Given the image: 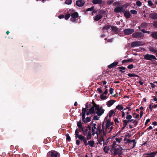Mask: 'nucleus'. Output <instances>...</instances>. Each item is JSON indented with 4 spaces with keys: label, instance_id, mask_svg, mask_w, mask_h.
Returning a JSON list of instances; mask_svg holds the SVG:
<instances>
[{
    "label": "nucleus",
    "instance_id": "nucleus-31",
    "mask_svg": "<svg viewBox=\"0 0 157 157\" xmlns=\"http://www.w3.org/2000/svg\"><path fill=\"white\" fill-rule=\"evenodd\" d=\"M103 150L104 152L106 153H108L109 151V147H108L105 146L103 148Z\"/></svg>",
    "mask_w": 157,
    "mask_h": 157
},
{
    "label": "nucleus",
    "instance_id": "nucleus-8",
    "mask_svg": "<svg viewBox=\"0 0 157 157\" xmlns=\"http://www.w3.org/2000/svg\"><path fill=\"white\" fill-rule=\"evenodd\" d=\"M78 16V14L77 12H75L72 13L71 15V17L70 18V20L72 22H75L76 19Z\"/></svg>",
    "mask_w": 157,
    "mask_h": 157
},
{
    "label": "nucleus",
    "instance_id": "nucleus-60",
    "mask_svg": "<svg viewBox=\"0 0 157 157\" xmlns=\"http://www.w3.org/2000/svg\"><path fill=\"white\" fill-rule=\"evenodd\" d=\"M113 0H110L108 1L107 2V3L108 4H111L113 2Z\"/></svg>",
    "mask_w": 157,
    "mask_h": 157
},
{
    "label": "nucleus",
    "instance_id": "nucleus-10",
    "mask_svg": "<svg viewBox=\"0 0 157 157\" xmlns=\"http://www.w3.org/2000/svg\"><path fill=\"white\" fill-rule=\"evenodd\" d=\"M124 140L125 141V144H127L128 143H131L132 142L133 144L132 148H133L135 146L136 142L135 140H131L129 139H126V138H125L124 139Z\"/></svg>",
    "mask_w": 157,
    "mask_h": 157
},
{
    "label": "nucleus",
    "instance_id": "nucleus-15",
    "mask_svg": "<svg viewBox=\"0 0 157 157\" xmlns=\"http://www.w3.org/2000/svg\"><path fill=\"white\" fill-rule=\"evenodd\" d=\"M144 36L143 35L140 33L136 32L133 33L132 35L133 38L140 37Z\"/></svg>",
    "mask_w": 157,
    "mask_h": 157
},
{
    "label": "nucleus",
    "instance_id": "nucleus-42",
    "mask_svg": "<svg viewBox=\"0 0 157 157\" xmlns=\"http://www.w3.org/2000/svg\"><path fill=\"white\" fill-rule=\"evenodd\" d=\"M70 14L69 13H68L66 14L65 17L64 18L66 20H67L68 19V18L70 17Z\"/></svg>",
    "mask_w": 157,
    "mask_h": 157
},
{
    "label": "nucleus",
    "instance_id": "nucleus-59",
    "mask_svg": "<svg viewBox=\"0 0 157 157\" xmlns=\"http://www.w3.org/2000/svg\"><path fill=\"white\" fill-rule=\"evenodd\" d=\"M97 90L100 93H101L102 92L101 89L100 88H98Z\"/></svg>",
    "mask_w": 157,
    "mask_h": 157
},
{
    "label": "nucleus",
    "instance_id": "nucleus-44",
    "mask_svg": "<svg viewBox=\"0 0 157 157\" xmlns=\"http://www.w3.org/2000/svg\"><path fill=\"white\" fill-rule=\"evenodd\" d=\"M152 24L153 25L157 28V20L154 21Z\"/></svg>",
    "mask_w": 157,
    "mask_h": 157
},
{
    "label": "nucleus",
    "instance_id": "nucleus-18",
    "mask_svg": "<svg viewBox=\"0 0 157 157\" xmlns=\"http://www.w3.org/2000/svg\"><path fill=\"white\" fill-rule=\"evenodd\" d=\"M115 102V101L114 100H110L106 103V105L108 107H110L112 106Z\"/></svg>",
    "mask_w": 157,
    "mask_h": 157
},
{
    "label": "nucleus",
    "instance_id": "nucleus-36",
    "mask_svg": "<svg viewBox=\"0 0 157 157\" xmlns=\"http://www.w3.org/2000/svg\"><path fill=\"white\" fill-rule=\"evenodd\" d=\"M115 140L116 142H117L118 143H120L122 141V138L116 137L115 138Z\"/></svg>",
    "mask_w": 157,
    "mask_h": 157
},
{
    "label": "nucleus",
    "instance_id": "nucleus-51",
    "mask_svg": "<svg viewBox=\"0 0 157 157\" xmlns=\"http://www.w3.org/2000/svg\"><path fill=\"white\" fill-rule=\"evenodd\" d=\"M141 31L144 33H147L148 34H149L150 33V32L149 31H146L144 29H142Z\"/></svg>",
    "mask_w": 157,
    "mask_h": 157
},
{
    "label": "nucleus",
    "instance_id": "nucleus-25",
    "mask_svg": "<svg viewBox=\"0 0 157 157\" xmlns=\"http://www.w3.org/2000/svg\"><path fill=\"white\" fill-rule=\"evenodd\" d=\"M123 127L122 128V130H123L128 124V123L127 122L126 120H123Z\"/></svg>",
    "mask_w": 157,
    "mask_h": 157
},
{
    "label": "nucleus",
    "instance_id": "nucleus-50",
    "mask_svg": "<svg viewBox=\"0 0 157 157\" xmlns=\"http://www.w3.org/2000/svg\"><path fill=\"white\" fill-rule=\"evenodd\" d=\"M128 68L129 69H131L133 68V65L132 64H130L128 66Z\"/></svg>",
    "mask_w": 157,
    "mask_h": 157
},
{
    "label": "nucleus",
    "instance_id": "nucleus-58",
    "mask_svg": "<svg viewBox=\"0 0 157 157\" xmlns=\"http://www.w3.org/2000/svg\"><path fill=\"white\" fill-rule=\"evenodd\" d=\"M82 120L84 122L85 121V115H82Z\"/></svg>",
    "mask_w": 157,
    "mask_h": 157
},
{
    "label": "nucleus",
    "instance_id": "nucleus-13",
    "mask_svg": "<svg viewBox=\"0 0 157 157\" xmlns=\"http://www.w3.org/2000/svg\"><path fill=\"white\" fill-rule=\"evenodd\" d=\"M143 45L142 43L140 41H135L132 42L131 45L132 47H135Z\"/></svg>",
    "mask_w": 157,
    "mask_h": 157
},
{
    "label": "nucleus",
    "instance_id": "nucleus-49",
    "mask_svg": "<svg viewBox=\"0 0 157 157\" xmlns=\"http://www.w3.org/2000/svg\"><path fill=\"white\" fill-rule=\"evenodd\" d=\"M94 6H92L90 8H88L87 10H86V11H92V10H93L94 9Z\"/></svg>",
    "mask_w": 157,
    "mask_h": 157
},
{
    "label": "nucleus",
    "instance_id": "nucleus-14",
    "mask_svg": "<svg viewBox=\"0 0 157 157\" xmlns=\"http://www.w3.org/2000/svg\"><path fill=\"white\" fill-rule=\"evenodd\" d=\"M85 3V2L83 0H79L76 2V5L79 7L83 6Z\"/></svg>",
    "mask_w": 157,
    "mask_h": 157
},
{
    "label": "nucleus",
    "instance_id": "nucleus-1",
    "mask_svg": "<svg viewBox=\"0 0 157 157\" xmlns=\"http://www.w3.org/2000/svg\"><path fill=\"white\" fill-rule=\"evenodd\" d=\"M113 122L109 119H108V116L106 117L102 124V130H101L100 126L97 128V133L98 136L100 133L102 132L103 135H105L106 134L110 132L113 128Z\"/></svg>",
    "mask_w": 157,
    "mask_h": 157
},
{
    "label": "nucleus",
    "instance_id": "nucleus-38",
    "mask_svg": "<svg viewBox=\"0 0 157 157\" xmlns=\"http://www.w3.org/2000/svg\"><path fill=\"white\" fill-rule=\"evenodd\" d=\"M113 31H114L115 32H117L118 31V29L115 26H112L111 27Z\"/></svg>",
    "mask_w": 157,
    "mask_h": 157
},
{
    "label": "nucleus",
    "instance_id": "nucleus-3",
    "mask_svg": "<svg viewBox=\"0 0 157 157\" xmlns=\"http://www.w3.org/2000/svg\"><path fill=\"white\" fill-rule=\"evenodd\" d=\"M82 131L84 135L86 136V140H88L91 139V134L90 128H86L84 129L82 128Z\"/></svg>",
    "mask_w": 157,
    "mask_h": 157
},
{
    "label": "nucleus",
    "instance_id": "nucleus-56",
    "mask_svg": "<svg viewBox=\"0 0 157 157\" xmlns=\"http://www.w3.org/2000/svg\"><path fill=\"white\" fill-rule=\"evenodd\" d=\"M133 123L134 125L135 126H136L138 124V122L137 121L135 120L133 121Z\"/></svg>",
    "mask_w": 157,
    "mask_h": 157
},
{
    "label": "nucleus",
    "instance_id": "nucleus-40",
    "mask_svg": "<svg viewBox=\"0 0 157 157\" xmlns=\"http://www.w3.org/2000/svg\"><path fill=\"white\" fill-rule=\"evenodd\" d=\"M136 5L138 6H140L142 5V3L139 1H137L136 2Z\"/></svg>",
    "mask_w": 157,
    "mask_h": 157
},
{
    "label": "nucleus",
    "instance_id": "nucleus-35",
    "mask_svg": "<svg viewBox=\"0 0 157 157\" xmlns=\"http://www.w3.org/2000/svg\"><path fill=\"white\" fill-rule=\"evenodd\" d=\"M147 24L146 23H143L141 25V26L142 28H145L147 27Z\"/></svg>",
    "mask_w": 157,
    "mask_h": 157
},
{
    "label": "nucleus",
    "instance_id": "nucleus-22",
    "mask_svg": "<svg viewBox=\"0 0 157 157\" xmlns=\"http://www.w3.org/2000/svg\"><path fill=\"white\" fill-rule=\"evenodd\" d=\"M92 2L94 4H101L102 2V1L101 0H93Z\"/></svg>",
    "mask_w": 157,
    "mask_h": 157
},
{
    "label": "nucleus",
    "instance_id": "nucleus-32",
    "mask_svg": "<svg viewBox=\"0 0 157 157\" xmlns=\"http://www.w3.org/2000/svg\"><path fill=\"white\" fill-rule=\"evenodd\" d=\"M128 75L130 77H139V76L137 75H135L133 74H128Z\"/></svg>",
    "mask_w": 157,
    "mask_h": 157
},
{
    "label": "nucleus",
    "instance_id": "nucleus-34",
    "mask_svg": "<svg viewBox=\"0 0 157 157\" xmlns=\"http://www.w3.org/2000/svg\"><path fill=\"white\" fill-rule=\"evenodd\" d=\"M110 26L109 25H106L104 27L102 28V30H108V29H110Z\"/></svg>",
    "mask_w": 157,
    "mask_h": 157
},
{
    "label": "nucleus",
    "instance_id": "nucleus-43",
    "mask_svg": "<svg viewBox=\"0 0 157 157\" xmlns=\"http://www.w3.org/2000/svg\"><path fill=\"white\" fill-rule=\"evenodd\" d=\"M132 117L131 115H128V114L126 115V118L127 120H129L130 119H131Z\"/></svg>",
    "mask_w": 157,
    "mask_h": 157
},
{
    "label": "nucleus",
    "instance_id": "nucleus-20",
    "mask_svg": "<svg viewBox=\"0 0 157 157\" xmlns=\"http://www.w3.org/2000/svg\"><path fill=\"white\" fill-rule=\"evenodd\" d=\"M102 17V16L101 14H98L94 17V20L98 21Z\"/></svg>",
    "mask_w": 157,
    "mask_h": 157
},
{
    "label": "nucleus",
    "instance_id": "nucleus-29",
    "mask_svg": "<svg viewBox=\"0 0 157 157\" xmlns=\"http://www.w3.org/2000/svg\"><path fill=\"white\" fill-rule=\"evenodd\" d=\"M75 137L76 139H77V138H78L79 139L82 140H83L85 138L84 137L81 135H78V136H76Z\"/></svg>",
    "mask_w": 157,
    "mask_h": 157
},
{
    "label": "nucleus",
    "instance_id": "nucleus-33",
    "mask_svg": "<svg viewBox=\"0 0 157 157\" xmlns=\"http://www.w3.org/2000/svg\"><path fill=\"white\" fill-rule=\"evenodd\" d=\"M105 94L102 93L100 96L102 100H105L107 98V97L106 95H105Z\"/></svg>",
    "mask_w": 157,
    "mask_h": 157
},
{
    "label": "nucleus",
    "instance_id": "nucleus-63",
    "mask_svg": "<svg viewBox=\"0 0 157 157\" xmlns=\"http://www.w3.org/2000/svg\"><path fill=\"white\" fill-rule=\"evenodd\" d=\"M58 17L60 19H62L64 17V15H61L59 16Z\"/></svg>",
    "mask_w": 157,
    "mask_h": 157
},
{
    "label": "nucleus",
    "instance_id": "nucleus-2",
    "mask_svg": "<svg viewBox=\"0 0 157 157\" xmlns=\"http://www.w3.org/2000/svg\"><path fill=\"white\" fill-rule=\"evenodd\" d=\"M95 114H96L99 117L101 116L104 113L105 110L99 105L95 104Z\"/></svg>",
    "mask_w": 157,
    "mask_h": 157
},
{
    "label": "nucleus",
    "instance_id": "nucleus-30",
    "mask_svg": "<svg viewBox=\"0 0 157 157\" xmlns=\"http://www.w3.org/2000/svg\"><path fill=\"white\" fill-rule=\"evenodd\" d=\"M96 128L95 125L94 126L92 127V135H94V134H95L96 133V132H96L95 131V130L96 129Z\"/></svg>",
    "mask_w": 157,
    "mask_h": 157
},
{
    "label": "nucleus",
    "instance_id": "nucleus-17",
    "mask_svg": "<svg viewBox=\"0 0 157 157\" xmlns=\"http://www.w3.org/2000/svg\"><path fill=\"white\" fill-rule=\"evenodd\" d=\"M157 153V151H155L151 152L149 154L146 153V154L147 155V156L144 157H154L156 153Z\"/></svg>",
    "mask_w": 157,
    "mask_h": 157
},
{
    "label": "nucleus",
    "instance_id": "nucleus-41",
    "mask_svg": "<svg viewBox=\"0 0 157 157\" xmlns=\"http://www.w3.org/2000/svg\"><path fill=\"white\" fill-rule=\"evenodd\" d=\"M86 112V109L85 108H83L82 109V115H85Z\"/></svg>",
    "mask_w": 157,
    "mask_h": 157
},
{
    "label": "nucleus",
    "instance_id": "nucleus-64",
    "mask_svg": "<svg viewBox=\"0 0 157 157\" xmlns=\"http://www.w3.org/2000/svg\"><path fill=\"white\" fill-rule=\"evenodd\" d=\"M149 108L151 110V111L152 110V108H153L152 105L150 104L149 106Z\"/></svg>",
    "mask_w": 157,
    "mask_h": 157
},
{
    "label": "nucleus",
    "instance_id": "nucleus-6",
    "mask_svg": "<svg viewBox=\"0 0 157 157\" xmlns=\"http://www.w3.org/2000/svg\"><path fill=\"white\" fill-rule=\"evenodd\" d=\"M47 157H59L60 155L56 151L52 150L47 153Z\"/></svg>",
    "mask_w": 157,
    "mask_h": 157
},
{
    "label": "nucleus",
    "instance_id": "nucleus-46",
    "mask_svg": "<svg viewBox=\"0 0 157 157\" xmlns=\"http://www.w3.org/2000/svg\"><path fill=\"white\" fill-rule=\"evenodd\" d=\"M90 121V118L89 117H87L86 119V120L85 121V123H87Z\"/></svg>",
    "mask_w": 157,
    "mask_h": 157
},
{
    "label": "nucleus",
    "instance_id": "nucleus-24",
    "mask_svg": "<svg viewBox=\"0 0 157 157\" xmlns=\"http://www.w3.org/2000/svg\"><path fill=\"white\" fill-rule=\"evenodd\" d=\"M94 144V141L93 140H90L88 141V144L91 147H93Z\"/></svg>",
    "mask_w": 157,
    "mask_h": 157
},
{
    "label": "nucleus",
    "instance_id": "nucleus-47",
    "mask_svg": "<svg viewBox=\"0 0 157 157\" xmlns=\"http://www.w3.org/2000/svg\"><path fill=\"white\" fill-rule=\"evenodd\" d=\"M148 5L150 6H151L153 5L152 1L150 0H149L147 1Z\"/></svg>",
    "mask_w": 157,
    "mask_h": 157
},
{
    "label": "nucleus",
    "instance_id": "nucleus-12",
    "mask_svg": "<svg viewBox=\"0 0 157 157\" xmlns=\"http://www.w3.org/2000/svg\"><path fill=\"white\" fill-rule=\"evenodd\" d=\"M95 104L89 109L88 111L87 112L86 114L87 115H88L90 114L95 113Z\"/></svg>",
    "mask_w": 157,
    "mask_h": 157
},
{
    "label": "nucleus",
    "instance_id": "nucleus-52",
    "mask_svg": "<svg viewBox=\"0 0 157 157\" xmlns=\"http://www.w3.org/2000/svg\"><path fill=\"white\" fill-rule=\"evenodd\" d=\"M82 141L84 142V144L85 146H86L88 144L85 138Z\"/></svg>",
    "mask_w": 157,
    "mask_h": 157
},
{
    "label": "nucleus",
    "instance_id": "nucleus-16",
    "mask_svg": "<svg viewBox=\"0 0 157 157\" xmlns=\"http://www.w3.org/2000/svg\"><path fill=\"white\" fill-rule=\"evenodd\" d=\"M150 18L153 20L157 19V13H153L149 14Z\"/></svg>",
    "mask_w": 157,
    "mask_h": 157
},
{
    "label": "nucleus",
    "instance_id": "nucleus-26",
    "mask_svg": "<svg viewBox=\"0 0 157 157\" xmlns=\"http://www.w3.org/2000/svg\"><path fill=\"white\" fill-rule=\"evenodd\" d=\"M116 108L117 110H121L123 109L124 107L122 105H119L116 106Z\"/></svg>",
    "mask_w": 157,
    "mask_h": 157
},
{
    "label": "nucleus",
    "instance_id": "nucleus-28",
    "mask_svg": "<svg viewBox=\"0 0 157 157\" xmlns=\"http://www.w3.org/2000/svg\"><path fill=\"white\" fill-rule=\"evenodd\" d=\"M77 126L81 129H82L83 128L82 126L81 122L80 121H79L77 122Z\"/></svg>",
    "mask_w": 157,
    "mask_h": 157
},
{
    "label": "nucleus",
    "instance_id": "nucleus-23",
    "mask_svg": "<svg viewBox=\"0 0 157 157\" xmlns=\"http://www.w3.org/2000/svg\"><path fill=\"white\" fill-rule=\"evenodd\" d=\"M152 37L155 39H157V32H154L152 33L151 34Z\"/></svg>",
    "mask_w": 157,
    "mask_h": 157
},
{
    "label": "nucleus",
    "instance_id": "nucleus-39",
    "mask_svg": "<svg viewBox=\"0 0 157 157\" xmlns=\"http://www.w3.org/2000/svg\"><path fill=\"white\" fill-rule=\"evenodd\" d=\"M72 2L71 0H66L65 2V3L66 4L70 5L71 4Z\"/></svg>",
    "mask_w": 157,
    "mask_h": 157
},
{
    "label": "nucleus",
    "instance_id": "nucleus-19",
    "mask_svg": "<svg viewBox=\"0 0 157 157\" xmlns=\"http://www.w3.org/2000/svg\"><path fill=\"white\" fill-rule=\"evenodd\" d=\"M124 16L126 18L128 19L130 17V14L129 12L128 11H124Z\"/></svg>",
    "mask_w": 157,
    "mask_h": 157
},
{
    "label": "nucleus",
    "instance_id": "nucleus-53",
    "mask_svg": "<svg viewBox=\"0 0 157 157\" xmlns=\"http://www.w3.org/2000/svg\"><path fill=\"white\" fill-rule=\"evenodd\" d=\"M109 91L110 94H112L113 92V89L112 88H110L109 89Z\"/></svg>",
    "mask_w": 157,
    "mask_h": 157
},
{
    "label": "nucleus",
    "instance_id": "nucleus-21",
    "mask_svg": "<svg viewBox=\"0 0 157 157\" xmlns=\"http://www.w3.org/2000/svg\"><path fill=\"white\" fill-rule=\"evenodd\" d=\"M118 62H113L111 64L109 65L108 67L109 68H111L116 66L118 64Z\"/></svg>",
    "mask_w": 157,
    "mask_h": 157
},
{
    "label": "nucleus",
    "instance_id": "nucleus-37",
    "mask_svg": "<svg viewBox=\"0 0 157 157\" xmlns=\"http://www.w3.org/2000/svg\"><path fill=\"white\" fill-rule=\"evenodd\" d=\"M119 68L120 69V71L122 72H124L125 71L124 70L125 69V68L124 67H119Z\"/></svg>",
    "mask_w": 157,
    "mask_h": 157
},
{
    "label": "nucleus",
    "instance_id": "nucleus-62",
    "mask_svg": "<svg viewBox=\"0 0 157 157\" xmlns=\"http://www.w3.org/2000/svg\"><path fill=\"white\" fill-rule=\"evenodd\" d=\"M150 120L149 119H147L145 122V125L147 124L148 123V122H150Z\"/></svg>",
    "mask_w": 157,
    "mask_h": 157
},
{
    "label": "nucleus",
    "instance_id": "nucleus-5",
    "mask_svg": "<svg viewBox=\"0 0 157 157\" xmlns=\"http://www.w3.org/2000/svg\"><path fill=\"white\" fill-rule=\"evenodd\" d=\"M111 150L114 155H120L121 151V148L120 146L117 145L115 147L112 148Z\"/></svg>",
    "mask_w": 157,
    "mask_h": 157
},
{
    "label": "nucleus",
    "instance_id": "nucleus-45",
    "mask_svg": "<svg viewBox=\"0 0 157 157\" xmlns=\"http://www.w3.org/2000/svg\"><path fill=\"white\" fill-rule=\"evenodd\" d=\"M130 12L133 14H136L137 13V12L134 10H131L130 11Z\"/></svg>",
    "mask_w": 157,
    "mask_h": 157
},
{
    "label": "nucleus",
    "instance_id": "nucleus-7",
    "mask_svg": "<svg viewBox=\"0 0 157 157\" xmlns=\"http://www.w3.org/2000/svg\"><path fill=\"white\" fill-rule=\"evenodd\" d=\"M144 59L145 60H149L151 61H153L154 60H156L157 58L155 56L153 55L147 53L145 55H143Z\"/></svg>",
    "mask_w": 157,
    "mask_h": 157
},
{
    "label": "nucleus",
    "instance_id": "nucleus-4",
    "mask_svg": "<svg viewBox=\"0 0 157 157\" xmlns=\"http://www.w3.org/2000/svg\"><path fill=\"white\" fill-rule=\"evenodd\" d=\"M128 6L126 5H120L116 7L115 8L114 11L115 12L117 13L124 12L125 11V10L124 9V8L125 7L126 8Z\"/></svg>",
    "mask_w": 157,
    "mask_h": 157
},
{
    "label": "nucleus",
    "instance_id": "nucleus-54",
    "mask_svg": "<svg viewBox=\"0 0 157 157\" xmlns=\"http://www.w3.org/2000/svg\"><path fill=\"white\" fill-rule=\"evenodd\" d=\"M99 117H98V116L95 115L93 119L95 120H98Z\"/></svg>",
    "mask_w": 157,
    "mask_h": 157
},
{
    "label": "nucleus",
    "instance_id": "nucleus-57",
    "mask_svg": "<svg viewBox=\"0 0 157 157\" xmlns=\"http://www.w3.org/2000/svg\"><path fill=\"white\" fill-rule=\"evenodd\" d=\"M78 130L77 129H76L75 131V137L78 136Z\"/></svg>",
    "mask_w": 157,
    "mask_h": 157
},
{
    "label": "nucleus",
    "instance_id": "nucleus-27",
    "mask_svg": "<svg viewBox=\"0 0 157 157\" xmlns=\"http://www.w3.org/2000/svg\"><path fill=\"white\" fill-rule=\"evenodd\" d=\"M114 111L113 110H111L109 112V113H108V115L107 116H108V117L109 118H111V117L112 116L113 114L114 113Z\"/></svg>",
    "mask_w": 157,
    "mask_h": 157
},
{
    "label": "nucleus",
    "instance_id": "nucleus-61",
    "mask_svg": "<svg viewBox=\"0 0 157 157\" xmlns=\"http://www.w3.org/2000/svg\"><path fill=\"white\" fill-rule=\"evenodd\" d=\"M151 86L152 88H154L155 87V85L154 84V83H150Z\"/></svg>",
    "mask_w": 157,
    "mask_h": 157
},
{
    "label": "nucleus",
    "instance_id": "nucleus-9",
    "mask_svg": "<svg viewBox=\"0 0 157 157\" xmlns=\"http://www.w3.org/2000/svg\"><path fill=\"white\" fill-rule=\"evenodd\" d=\"M134 32L133 29H125L123 31V32L125 35H129Z\"/></svg>",
    "mask_w": 157,
    "mask_h": 157
},
{
    "label": "nucleus",
    "instance_id": "nucleus-48",
    "mask_svg": "<svg viewBox=\"0 0 157 157\" xmlns=\"http://www.w3.org/2000/svg\"><path fill=\"white\" fill-rule=\"evenodd\" d=\"M116 145V141H114L113 142V144L111 145L112 148H113L115 147Z\"/></svg>",
    "mask_w": 157,
    "mask_h": 157
},
{
    "label": "nucleus",
    "instance_id": "nucleus-11",
    "mask_svg": "<svg viewBox=\"0 0 157 157\" xmlns=\"http://www.w3.org/2000/svg\"><path fill=\"white\" fill-rule=\"evenodd\" d=\"M96 135L97 136L98 141L99 143L101 144V142L104 141V140L103 137V136H104L103 134V133H100V134H98V135L96 133Z\"/></svg>",
    "mask_w": 157,
    "mask_h": 157
},
{
    "label": "nucleus",
    "instance_id": "nucleus-55",
    "mask_svg": "<svg viewBox=\"0 0 157 157\" xmlns=\"http://www.w3.org/2000/svg\"><path fill=\"white\" fill-rule=\"evenodd\" d=\"M131 136V135L130 134H129L128 133L126 134L125 135V137L126 138L128 137V138H130Z\"/></svg>",
    "mask_w": 157,
    "mask_h": 157
}]
</instances>
